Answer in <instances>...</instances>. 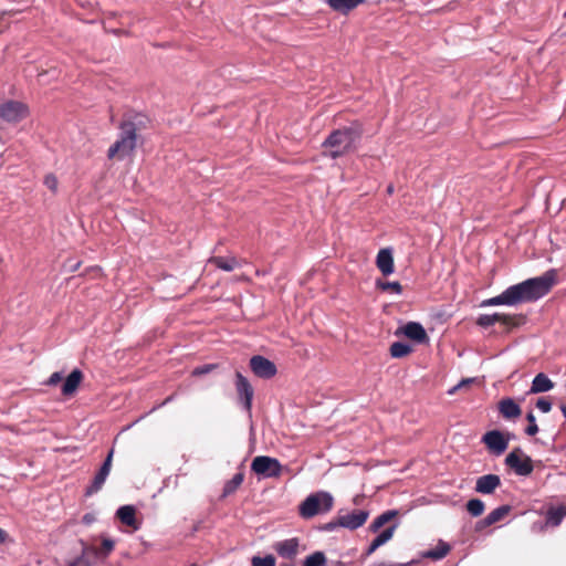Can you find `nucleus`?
<instances>
[{
  "mask_svg": "<svg viewBox=\"0 0 566 566\" xmlns=\"http://www.w3.org/2000/svg\"><path fill=\"white\" fill-rule=\"evenodd\" d=\"M555 281L556 271L548 270L541 276L527 279L521 283L509 286L501 294L484 300L481 306H515L522 303L535 302L548 294Z\"/></svg>",
  "mask_w": 566,
  "mask_h": 566,
  "instance_id": "obj_1",
  "label": "nucleus"
},
{
  "mask_svg": "<svg viewBox=\"0 0 566 566\" xmlns=\"http://www.w3.org/2000/svg\"><path fill=\"white\" fill-rule=\"evenodd\" d=\"M145 124L143 115H135L132 118L125 119L119 125L120 134L118 139L108 148L107 157L109 159L122 160L132 155L137 144V132L142 129Z\"/></svg>",
  "mask_w": 566,
  "mask_h": 566,
  "instance_id": "obj_2",
  "label": "nucleus"
},
{
  "mask_svg": "<svg viewBox=\"0 0 566 566\" xmlns=\"http://www.w3.org/2000/svg\"><path fill=\"white\" fill-rule=\"evenodd\" d=\"M361 135L363 127L358 123L333 130L323 143V147L326 149L325 154L331 158L336 159L352 151L355 149Z\"/></svg>",
  "mask_w": 566,
  "mask_h": 566,
  "instance_id": "obj_3",
  "label": "nucleus"
},
{
  "mask_svg": "<svg viewBox=\"0 0 566 566\" xmlns=\"http://www.w3.org/2000/svg\"><path fill=\"white\" fill-rule=\"evenodd\" d=\"M333 496L328 492H318L308 495L300 506V514L310 518L319 512H328L333 506Z\"/></svg>",
  "mask_w": 566,
  "mask_h": 566,
  "instance_id": "obj_4",
  "label": "nucleus"
},
{
  "mask_svg": "<svg viewBox=\"0 0 566 566\" xmlns=\"http://www.w3.org/2000/svg\"><path fill=\"white\" fill-rule=\"evenodd\" d=\"M505 464L521 476L530 475L533 470V461L530 455L525 454L521 448H515L505 458Z\"/></svg>",
  "mask_w": 566,
  "mask_h": 566,
  "instance_id": "obj_5",
  "label": "nucleus"
},
{
  "mask_svg": "<svg viewBox=\"0 0 566 566\" xmlns=\"http://www.w3.org/2000/svg\"><path fill=\"white\" fill-rule=\"evenodd\" d=\"M251 470L262 478H279L282 473V464L275 458L258 455L252 460Z\"/></svg>",
  "mask_w": 566,
  "mask_h": 566,
  "instance_id": "obj_6",
  "label": "nucleus"
},
{
  "mask_svg": "<svg viewBox=\"0 0 566 566\" xmlns=\"http://www.w3.org/2000/svg\"><path fill=\"white\" fill-rule=\"evenodd\" d=\"M28 114L27 106L17 101H8L0 105V117L8 123H17Z\"/></svg>",
  "mask_w": 566,
  "mask_h": 566,
  "instance_id": "obj_7",
  "label": "nucleus"
},
{
  "mask_svg": "<svg viewBox=\"0 0 566 566\" xmlns=\"http://www.w3.org/2000/svg\"><path fill=\"white\" fill-rule=\"evenodd\" d=\"M235 389L244 410L251 415L254 391L249 380L240 371L235 373Z\"/></svg>",
  "mask_w": 566,
  "mask_h": 566,
  "instance_id": "obj_8",
  "label": "nucleus"
},
{
  "mask_svg": "<svg viewBox=\"0 0 566 566\" xmlns=\"http://www.w3.org/2000/svg\"><path fill=\"white\" fill-rule=\"evenodd\" d=\"M113 453H114V451L111 450L109 453L107 454L106 459L104 460L102 467L99 468L98 472L95 474L94 479L92 480V483L86 488V491H85L86 496H91V495L97 493L104 485V483L111 472Z\"/></svg>",
  "mask_w": 566,
  "mask_h": 566,
  "instance_id": "obj_9",
  "label": "nucleus"
},
{
  "mask_svg": "<svg viewBox=\"0 0 566 566\" xmlns=\"http://www.w3.org/2000/svg\"><path fill=\"white\" fill-rule=\"evenodd\" d=\"M250 368L255 376L264 379L272 378L277 371L275 364L261 355L251 357Z\"/></svg>",
  "mask_w": 566,
  "mask_h": 566,
  "instance_id": "obj_10",
  "label": "nucleus"
},
{
  "mask_svg": "<svg viewBox=\"0 0 566 566\" xmlns=\"http://www.w3.org/2000/svg\"><path fill=\"white\" fill-rule=\"evenodd\" d=\"M482 442L495 455H501L507 449L509 446V439L505 438L504 434L499 430L488 431L482 437Z\"/></svg>",
  "mask_w": 566,
  "mask_h": 566,
  "instance_id": "obj_11",
  "label": "nucleus"
},
{
  "mask_svg": "<svg viewBox=\"0 0 566 566\" xmlns=\"http://www.w3.org/2000/svg\"><path fill=\"white\" fill-rule=\"evenodd\" d=\"M402 334L407 338L418 343L426 344L429 342V336L424 327L418 322H408L396 331V335Z\"/></svg>",
  "mask_w": 566,
  "mask_h": 566,
  "instance_id": "obj_12",
  "label": "nucleus"
},
{
  "mask_svg": "<svg viewBox=\"0 0 566 566\" xmlns=\"http://www.w3.org/2000/svg\"><path fill=\"white\" fill-rule=\"evenodd\" d=\"M369 516V513L365 510H354L349 513L343 514L338 516V524L342 527L348 528V530H357L358 527L363 526L367 518Z\"/></svg>",
  "mask_w": 566,
  "mask_h": 566,
  "instance_id": "obj_13",
  "label": "nucleus"
},
{
  "mask_svg": "<svg viewBox=\"0 0 566 566\" xmlns=\"http://www.w3.org/2000/svg\"><path fill=\"white\" fill-rule=\"evenodd\" d=\"M300 542L296 537L274 543V551L283 558H294L298 553Z\"/></svg>",
  "mask_w": 566,
  "mask_h": 566,
  "instance_id": "obj_14",
  "label": "nucleus"
},
{
  "mask_svg": "<svg viewBox=\"0 0 566 566\" xmlns=\"http://www.w3.org/2000/svg\"><path fill=\"white\" fill-rule=\"evenodd\" d=\"M500 485V476L490 473L476 479L475 491L481 494H492Z\"/></svg>",
  "mask_w": 566,
  "mask_h": 566,
  "instance_id": "obj_15",
  "label": "nucleus"
},
{
  "mask_svg": "<svg viewBox=\"0 0 566 566\" xmlns=\"http://www.w3.org/2000/svg\"><path fill=\"white\" fill-rule=\"evenodd\" d=\"M398 525L399 523L398 522H394L392 524H390L387 528H385L384 531H381L374 539L373 542L370 543V545L368 546L367 551H366V555H371L374 552H376V549H378L380 546L385 545L386 543H388L396 530L398 528Z\"/></svg>",
  "mask_w": 566,
  "mask_h": 566,
  "instance_id": "obj_16",
  "label": "nucleus"
},
{
  "mask_svg": "<svg viewBox=\"0 0 566 566\" xmlns=\"http://www.w3.org/2000/svg\"><path fill=\"white\" fill-rule=\"evenodd\" d=\"M376 265L384 275H390L395 271L392 251L389 248L381 249L376 258Z\"/></svg>",
  "mask_w": 566,
  "mask_h": 566,
  "instance_id": "obj_17",
  "label": "nucleus"
},
{
  "mask_svg": "<svg viewBox=\"0 0 566 566\" xmlns=\"http://www.w3.org/2000/svg\"><path fill=\"white\" fill-rule=\"evenodd\" d=\"M495 323H502L503 325L513 324V317L506 314L494 313V314H482L478 317L476 324L483 328H488Z\"/></svg>",
  "mask_w": 566,
  "mask_h": 566,
  "instance_id": "obj_18",
  "label": "nucleus"
},
{
  "mask_svg": "<svg viewBox=\"0 0 566 566\" xmlns=\"http://www.w3.org/2000/svg\"><path fill=\"white\" fill-rule=\"evenodd\" d=\"M499 411L505 419H515L522 413L521 407L512 398L502 399L499 402Z\"/></svg>",
  "mask_w": 566,
  "mask_h": 566,
  "instance_id": "obj_19",
  "label": "nucleus"
},
{
  "mask_svg": "<svg viewBox=\"0 0 566 566\" xmlns=\"http://www.w3.org/2000/svg\"><path fill=\"white\" fill-rule=\"evenodd\" d=\"M83 374L80 369H74L64 380L62 385V394L64 396H72L80 382L82 381Z\"/></svg>",
  "mask_w": 566,
  "mask_h": 566,
  "instance_id": "obj_20",
  "label": "nucleus"
},
{
  "mask_svg": "<svg viewBox=\"0 0 566 566\" xmlns=\"http://www.w3.org/2000/svg\"><path fill=\"white\" fill-rule=\"evenodd\" d=\"M554 388V382L544 373L537 374L531 385L530 394L547 392Z\"/></svg>",
  "mask_w": 566,
  "mask_h": 566,
  "instance_id": "obj_21",
  "label": "nucleus"
},
{
  "mask_svg": "<svg viewBox=\"0 0 566 566\" xmlns=\"http://www.w3.org/2000/svg\"><path fill=\"white\" fill-rule=\"evenodd\" d=\"M325 2L335 11L343 14L348 13L359 4L364 3L365 0H325Z\"/></svg>",
  "mask_w": 566,
  "mask_h": 566,
  "instance_id": "obj_22",
  "label": "nucleus"
},
{
  "mask_svg": "<svg viewBox=\"0 0 566 566\" xmlns=\"http://www.w3.org/2000/svg\"><path fill=\"white\" fill-rule=\"evenodd\" d=\"M511 511L510 505H502L490 512L480 523L483 526H490L504 518Z\"/></svg>",
  "mask_w": 566,
  "mask_h": 566,
  "instance_id": "obj_23",
  "label": "nucleus"
},
{
  "mask_svg": "<svg viewBox=\"0 0 566 566\" xmlns=\"http://www.w3.org/2000/svg\"><path fill=\"white\" fill-rule=\"evenodd\" d=\"M135 507L132 505H124L120 506L117 512L116 516L120 520V522L127 526H133L137 528L136 526V518H135Z\"/></svg>",
  "mask_w": 566,
  "mask_h": 566,
  "instance_id": "obj_24",
  "label": "nucleus"
},
{
  "mask_svg": "<svg viewBox=\"0 0 566 566\" xmlns=\"http://www.w3.org/2000/svg\"><path fill=\"white\" fill-rule=\"evenodd\" d=\"M398 515L397 510H388L378 515L369 525V530L377 533L384 525L391 522Z\"/></svg>",
  "mask_w": 566,
  "mask_h": 566,
  "instance_id": "obj_25",
  "label": "nucleus"
},
{
  "mask_svg": "<svg viewBox=\"0 0 566 566\" xmlns=\"http://www.w3.org/2000/svg\"><path fill=\"white\" fill-rule=\"evenodd\" d=\"M564 517H566V506L551 507L546 513V524L556 527Z\"/></svg>",
  "mask_w": 566,
  "mask_h": 566,
  "instance_id": "obj_26",
  "label": "nucleus"
},
{
  "mask_svg": "<svg viewBox=\"0 0 566 566\" xmlns=\"http://www.w3.org/2000/svg\"><path fill=\"white\" fill-rule=\"evenodd\" d=\"M450 549H451V547L448 543H446L443 541H439L436 548L429 549L426 553H423V557L430 558L433 560H440L448 555Z\"/></svg>",
  "mask_w": 566,
  "mask_h": 566,
  "instance_id": "obj_27",
  "label": "nucleus"
},
{
  "mask_svg": "<svg viewBox=\"0 0 566 566\" xmlns=\"http://www.w3.org/2000/svg\"><path fill=\"white\" fill-rule=\"evenodd\" d=\"M209 262L214 264L218 269H221L227 272L233 271L238 265V261L233 256H213L209 260Z\"/></svg>",
  "mask_w": 566,
  "mask_h": 566,
  "instance_id": "obj_28",
  "label": "nucleus"
},
{
  "mask_svg": "<svg viewBox=\"0 0 566 566\" xmlns=\"http://www.w3.org/2000/svg\"><path fill=\"white\" fill-rule=\"evenodd\" d=\"M390 355L394 358H402L408 356L412 352V347L403 342H395L390 346Z\"/></svg>",
  "mask_w": 566,
  "mask_h": 566,
  "instance_id": "obj_29",
  "label": "nucleus"
},
{
  "mask_svg": "<svg viewBox=\"0 0 566 566\" xmlns=\"http://www.w3.org/2000/svg\"><path fill=\"white\" fill-rule=\"evenodd\" d=\"M244 475L242 472L235 473L230 481L224 484L223 496H228L235 492V490L242 484Z\"/></svg>",
  "mask_w": 566,
  "mask_h": 566,
  "instance_id": "obj_30",
  "label": "nucleus"
},
{
  "mask_svg": "<svg viewBox=\"0 0 566 566\" xmlns=\"http://www.w3.org/2000/svg\"><path fill=\"white\" fill-rule=\"evenodd\" d=\"M327 559L323 552H314L313 554L308 555L303 563V566H324L326 564Z\"/></svg>",
  "mask_w": 566,
  "mask_h": 566,
  "instance_id": "obj_31",
  "label": "nucleus"
},
{
  "mask_svg": "<svg viewBox=\"0 0 566 566\" xmlns=\"http://www.w3.org/2000/svg\"><path fill=\"white\" fill-rule=\"evenodd\" d=\"M484 509H485V505H484L483 501H481L480 499H471L467 503L468 512L474 517L482 515L484 512Z\"/></svg>",
  "mask_w": 566,
  "mask_h": 566,
  "instance_id": "obj_32",
  "label": "nucleus"
},
{
  "mask_svg": "<svg viewBox=\"0 0 566 566\" xmlns=\"http://www.w3.org/2000/svg\"><path fill=\"white\" fill-rule=\"evenodd\" d=\"M114 546L115 542L112 538L104 537L102 539L101 548H94V554L98 557H105L114 549Z\"/></svg>",
  "mask_w": 566,
  "mask_h": 566,
  "instance_id": "obj_33",
  "label": "nucleus"
},
{
  "mask_svg": "<svg viewBox=\"0 0 566 566\" xmlns=\"http://www.w3.org/2000/svg\"><path fill=\"white\" fill-rule=\"evenodd\" d=\"M376 285L381 291H390V292H392L395 294H401V292H402V286L397 281H394V282H382V281L378 280Z\"/></svg>",
  "mask_w": 566,
  "mask_h": 566,
  "instance_id": "obj_34",
  "label": "nucleus"
},
{
  "mask_svg": "<svg viewBox=\"0 0 566 566\" xmlns=\"http://www.w3.org/2000/svg\"><path fill=\"white\" fill-rule=\"evenodd\" d=\"M252 566H275V558L273 555H265L263 557H252Z\"/></svg>",
  "mask_w": 566,
  "mask_h": 566,
  "instance_id": "obj_35",
  "label": "nucleus"
},
{
  "mask_svg": "<svg viewBox=\"0 0 566 566\" xmlns=\"http://www.w3.org/2000/svg\"><path fill=\"white\" fill-rule=\"evenodd\" d=\"M528 426L525 429L527 436H535L538 432V426L536 424V418L532 411L526 415Z\"/></svg>",
  "mask_w": 566,
  "mask_h": 566,
  "instance_id": "obj_36",
  "label": "nucleus"
},
{
  "mask_svg": "<svg viewBox=\"0 0 566 566\" xmlns=\"http://www.w3.org/2000/svg\"><path fill=\"white\" fill-rule=\"evenodd\" d=\"M216 368L214 364H206L202 366H198L192 370V376H202L209 374Z\"/></svg>",
  "mask_w": 566,
  "mask_h": 566,
  "instance_id": "obj_37",
  "label": "nucleus"
},
{
  "mask_svg": "<svg viewBox=\"0 0 566 566\" xmlns=\"http://www.w3.org/2000/svg\"><path fill=\"white\" fill-rule=\"evenodd\" d=\"M536 407L543 413H547V412H549L552 410V402L547 398L542 397V398L537 399Z\"/></svg>",
  "mask_w": 566,
  "mask_h": 566,
  "instance_id": "obj_38",
  "label": "nucleus"
},
{
  "mask_svg": "<svg viewBox=\"0 0 566 566\" xmlns=\"http://www.w3.org/2000/svg\"><path fill=\"white\" fill-rule=\"evenodd\" d=\"M44 185L53 192L57 189V179L54 175L49 174L44 178Z\"/></svg>",
  "mask_w": 566,
  "mask_h": 566,
  "instance_id": "obj_39",
  "label": "nucleus"
},
{
  "mask_svg": "<svg viewBox=\"0 0 566 566\" xmlns=\"http://www.w3.org/2000/svg\"><path fill=\"white\" fill-rule=\"evenodd\" d=\"M62 378H63L62 373H60V371H55V373H53V374L49 377V379H48L46 384H48L49 386H55V385H57V384L62 380Z\"/></svg>",
  "mask_w": 566,
  "mask_h": 566,
  "instance_id": "obj_40",
  "label": "nucleus"
},
{
  "mask_svg": "<svg viewBox=\"0 0 566 566\" xmlns=\"http://www.w3.org/2000/svg\"><path fill=\"white\" fill-rule=\"evenodd\" d=\"M472 381H473V379H471V378L463 379V380H461L457 386H454V387H452L451 389H449V390H448V394H449V395H453V394H455V391H457L460 387H462V386H467V385L471 384Z\"/></svg>",
  "mask_w": 566,
  "mask_h": 566,
  "instance_id": "obj_41",
  "label": "nucleus"
},
{
  "mask_svg": "<svg viewBox=\"0 0 566 566\" xmlns=\"http://www.w3.org/2000/svg\"><path fill=\"white\" fill-rule=\"evenodd\" d=\"M338 526H340V525L338 524V518H337L336 521H333V522H329V523L325 524L324 525V530L332 532V531H334Z\"/></svg>",
  "mask_w": 566,
  "mask_h": 566,
  "instance_id": "obj_42",
  "label": "nucleus"
},
{
  "mask_svg": "<svg viewBox=\"0 0 566 566\" xmlns=\"http://www.w3.org/2000/svg\"><path fill=\"white\" fill-rule=\"evenodd\" d=\"M7 533L0 527V544L4 543Z\"/></svg>",
  "mask_w": 566,
  "mask_h": 566,
  "instance_id": "obj_43",
  "label": "nucleus"
},
{
  "mask_svg": "<svg viewBox=\"0 0 566 566\" xmlns=\"http://www.w3.org/2000/svg\"><path fill=\"white\" fill-rule=\"evenodd\" d=\"M331 566H347V564L342 560H336V562H333L331 564Z\"/></svg>",
  "mask_w": 566,
  "mask_h": 566,
  "instance_id": "obj_44",
  "label": "nucleus"
},
{
  "mask_svg": "<svg viewBox=\"0 0 566 566\" xmlns=\"http://www.w3.org/2000/svg\"><path fill=\"white\" fill-rule=\"evenodd\" d=\"M174 399V396H169L165 399V401L163 402V405H166L168 402H170L171 400Z\"/></svg>",
  "mask_w": 566,
  "mask_h": 566,
  "instance_id": "obj_45",
  "label": "nucleus"
},
{
  "mask_svg": "<svg viewBox=\"0 0 566 566\" xmlns=\"http://www.w3.org/2000/svg\"><path fill=\"white\" fill-rule=\"evenodd\" d=\"M378 566H406L405 564H395V565H387L385 563L379 564Z\"/></svg>",
  "mask_w": 566,
  "mask_h": 566,
  "instance_id": "obj_46",
  "label": "nucleus"
},
{
  "mask_svg": "<svg viewBox=\"0 0 566 566\" xmlns=\"http://www.w3.org/2000/svg\"><path fill=\"white\" fill-rule=\"evenodd\" d=\"M387 192H388V193H392V192H394V186H392V185H389V186L387 187Z\"/></svg>",
  "mask_w": 566,
  "mask_h": 566,
  "instance_id": "obj_47",
  "label": "nucleus"
},
{
  "mask_svg": "<svg viewBox=\"0 0 566 566\" xmlns=\"http://www.w3.org/2000/svg\"><path fill=\"white\" fill-rule=\"evenodd\" d=\"M560 410H562L563 416L566 418V406H565V405H563V406L560 407Z\"/></svg>",
  "mask_w": 566,
  "mask_h": 566,
  "instance_id": "obj_48",
  "label": "nucleus"
},
{
  "mask_svg": "<svg viewBox=\"0 0 566 566\" xmlns=\"http://www.w3.org/2000/svg\"><path fill=\"white\" fill-rule=\"evenodd\" d=\"M84 521H91V517H88V515H84Z\"/></svg>",
  "mask_w": 566,
  "mask_h": 566,
  "instance_id": "obj_49",
  "label": "nucleus"
},
{
  "mask_svg": "<svg viewBox=\"0 0 566 566\" xmlns=\"http://www.w3.org/2000/svg\"><path fill=\"white\" fill-rule=\"evenodd\" d=\"M84 521H91V517H88V515H84Z\"/></svg>",
  "mask_w": 566,
  "mask_h": 566,
  "instance_id": "obj_50",
  "label": "nucleus"
},
{
  "mask_svg": "<svg viewBox=\"0 0 566 566\" xmlns=\"http://www.w3.org/2000/svg\"><path fill=\"white\" fill-rule=\"evenodd\" d=\"M190 566H198L197 564H191Z\"/></svg>",
  "mask_w": 566,
  "mask_h": 566,
  "instance_id": "obj_51",
  "label": "nucleus"
},
{
  "mask_svg": "<svg viewBox=\"0 0 566 566\" xmlns=\"http://www.w3.org/2000/svg\"><path fill=\"white\" fill-rule=\"evenodd\" d=\"M565 34H566V31H565Z\"/></svg>",
  "mask_w": 566,
  "mask_h": 566,
  "instance_id": "obj_52",
  "label": "nucleus"
}]
</instances>
